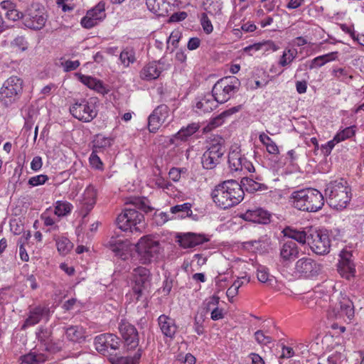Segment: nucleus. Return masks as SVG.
<instances>
[{
	"instance_id": "1",
	"label": "nucleus",
	"mask_w": 364,
	"mask_h": 364,
	"mask_svg": "<svg viewBox=\"0 0 364 364\" xmlns=\"http://www.w3.org/2000/svg\"><path fill=\"white\" fill-rule=\"evenodd\" d=\"M244 190L235 180L223 181L215 187L211 198L221 209H228L239 204L244 198Z\"/></svg>"
},
{
	"instance_id": "2",
	"label": "nucleus",
	"mask_w": 364,
	"mask_h": 364,
	"mask_svg": "<svg viewBox=\"0 0 364 364\" xmlns=\"http://www.w3.org/2000/svg\"><path fill=\"white\" fill-rule=\"evenodd\" d=\"M291 205L305 212H317L324 205L322 193L315 188H304L294 191L289 198Z\"/></svg>"
},
{
	"instance_id": "3",
	"label": "nucleus",
	"mask_w": 364,
	"mask_h": 364,
	"mask_svg": "<svg viewBox=\"0 0 364 364\" xmlns=\"http://www.w3.org/2000/svg\"><path fill=\"white\" fill-rule=\"evenodd\" d=\"M325 194L330 206L336 210L346 208L352 198L351 188L343 178L328 183L325 189Z\"/></svg>"
},
{
	"instance_id": "4",
	"label": "nucleus",
	"mask_w": 364,
	"mask_h": 364,
	"mask_svg": "<svg viewBox=\"0 0 364 364\" xmlns=\"http://www.w3.org/2000/svg\"><path fill=\"white\" fill-rule=\"evenodd\" d=\"M355 316L353 301L346 296L340 294L336 300L331 299L327 311V317L330 320H342L350 322Z\"/></svg>"
},
{
	"instance_id": "5",
	"label": "nucleus",
	"mask_w": 364,
	"mask_h": 364,
	"mask_svg": "<svg viewBox=\"0 0 364 364\" xmlns=\"http://www.w3.org/2000/svg\"><path fill=\"white\" fill-rule=\"evenodd\" d=\"M23 90V80L20 77H9L0 88V102L4 107H9L20 99Z\"/></svg>"
},
{
	"instance_id": "6",
	"label": "nucleus",
	"mask_w": 364,
	"mask_h": 364,
	"mask_svg": "<svg viewBox=\"0 0 364 364\" xmlns=\"http://www.w3.org/2000/svg\"><path fill=\"white\" fill-rule=\"evenodd\" d=\"M139 261L142 264H149L157 258L160 251V243L153 236L141 237L135 245Z\"/></svg>"
},
{
	"instance_id": "7",
	"label": "nucleus",
	"mask_w": 364,
	"mask_h": 364,
	"mask_svg": "<svg viewBox=\"0 0 364 364\" xmlns=\"http://www.w3.org/2000/svg\"><path fill=\"white\" fill-rule=\"evenodd\" d=\"M116 223L124 232L141 233L144 228V216L135 209L126 208L117 216Z\"/></svg>"
},
{
	"instance_id": "8",
	"label": "nucleus",
	"mask_w": 364,
	"mask_h": 364,
	"mask_svg": "<svg viewBox=\"0 0 364 364\" xmlns=\"http://www.w3.org/2000/svg\"><path fill=\"white\" fill-rule=\"evenodd\" d=\"M240 85V80L235 76L223 77L213 85V96L218 103H225L238 91Z\"/></svg>"
},
{
	"instance_id": "9",
	"label": "nucleus",
	"mask_w": 364,
	"mask_h": 364,
	"mask_svg": "<svg viewBox=\"0 0 364 364\" xmlns=\"http://www.w3.org/2000/svg\"><path fill=\"white\" fill-rule=\"evenodd\" d=\"M225 154L224 141L222 138H214L201 158L203 167L208 170L213 169L220 163Z\"/></svg>"
},
{
	"instance_id": "10",
	"label": "nucleus",
	"mask_w": 364,
	"mask_h": 364,
	"mask_svg": "<svg viewBox=\"0 0 364 364\" xmlns=\"http://www.w3.org/2000/svg\"><path fill=\"white\" fill-rule=\"evenodd\" d=\"M95 104L92 99L77 100L70 107V112L79 121L90 122L97 115Z\"/></svg>"
},
{
	"instance_id": "11",
	"label": "nucleus",
	"mask_w": 364,
	"mask_h": 364,
	"mask_svg": "<svg viewBox=\"0 0 364 364\" xmlns=\"http://www.w3.org/2000/svg\"><path fill=\"white\" fill-rule=\"evenodd\" d=\"M307 242L311 251L318 255L330 252L331 240L327 232L321 230H311L308 234Z\"/></svg>"
},
{
	"instance_id": "12",
	"label": "nucleus",
	"mask_w": 364,
	"mask_h": 364,
	"mask_svg": "<svg viewBox=\"0 0 364 364\" xmlns=\"http://www.w3.org/2000/svg\"><path fill=\"white\" fill-rule=\"evenodd\" d=\"M47 15L43 7L38 4H32L23 16V24L28 28L40 30L44 27Z\"/></svg>"
},
{
	"instance_id": "13",
	"label": "nucleus",
	"mask_w": 364,
	"mask_h": 364,
	"mask_svg": "<svg viewBox=\"0 0 364 364\" xmlns=\"http://www.w3.org/2000/svg\"><path fill=\"white\" fill-rule=\"evenodd\" d=\"M97 189L92 184L88 185L77 199L79 214L85 218L92 210L97 203Z\"/></svg>"
},
{
	"instance_id": "14",
	"label": "nucleus",
	"mask_w": 364,
	"mask_h": 364,
	"mask_svg": "<svg viewBox=\"0 0 364 364\" xmlns=\"http://www.w3.org/2000/svg\"><path fill=\"white\" fill-rule=\"evenodd\" d=\"M322 264L311 257H302L295 263V272L306 279L316 277L322 270Z\"/></svg>"
},
{
	"instance_id": "15",
	"label": "nucleus",
	"mask_w": 364,
	"mask_h": 364,
	"mask_svg": "<svg viewBox=\"0 0 364 364\" xmlns=\"http://www.w3.org/2000/svg\"><path fill=\"white\" fill-rule=\"evenodd\" d=\"M119 331L128 350L135 349L139 343V333L136 327L125 319L119 323Z\"/></svg>"
},
{
	"instance_id": "16",
	"label": "nucleus",
	"mask_w": 364,
	"mask_h": 364,
	"mask_svg": "<svg viewBox=\"0 0 364 364\" xmlns=\"http://www.w3.org/2000/svg\"><path fill=\"white\" fill-rule=\"evenodd\" d=\"M170 109L164 104L157 106L148 118V129L151 133H156L159 128L168 121Z\"/></svg>"
},
{
	"instance_id": "17",
	"label": "nucleus",
	"mask_w": 364,
	"mask_h": 364,
	"mask_svg": "<svg viewBox=\"0 0 364 364\" xmlns=\"http://www.w3.org/2000/svg\"><path fill=\"white\" fill-rule=\"evenodd\" d=\"M105 17V4L100 1L87 11L86 15L82 18L80 23L83 28L90 29L102 21Z\"/></svg>"
},
{
	"instance_id": "18",
	"label": "nucleus",
	"mask_w": 364,
	"mask_h": 364,
	"mask_svg": "<svg viewBox=\"0 0 364 364\" xmlns=\"http://www.w3.org/2000/svg\"><path fill=\"white\" fill-rule=\"evenodd\" d=\"M149 277L150 271L144 267L140 266L133 269L132 273V291L136 301H139L141 296L144 285L148 282Z\"/></svg>"
},
{
	"instance_id": "19",
	"label": "nucleus",
	"mask_w": 364,
	"mask_h": 364,
	"mask_svg": "<svg viewBox=\"0 0 364 364\" xmlns=\"http://www.w3.org/2000/svg\"><path fill=\"white\" fill-rule=\"evenodd\" d=\"M95 349L100 353L105 354L110 350H117L120 347L121 341L112 333H102L95 338Z\"/></svg>"
},
{
	"instance_id": "20",
	"label": "nucleus",
	"mask_w": 364,
	"mask_h": 364,
	"mask_svg": "<svg viewBox=\"0 0 364 364\" xmlns=\"http://www.w3.org/2000/svg\"><path fill=\"white\" fill-rule=\"evenodd\" d=\"M208 241L209 238L204 234L185 232L177 235V242L184 249L193 248Z\"/></svg>"
},
{
	"instance_id": "21",
	"label": "nucleus",
	"mask_w": 364,
	"mask_h": 364,
	"mask_svg": "<svg viewBox=\"0 0 364 364\" xmlns=\"http://www.w3.org/2000/svg\"><path fill=\"white\" fill-rule=\"evenodd\" d=\"M300 250L296 242L284 239L280 245L279 255L282 261L292 262L298 258Z\"/></svg>"
},
{
	"instance_id": "22",
	"label": "nucleus",
	"mask_w": 364,
	"mask_h": 364,
	"mask_svg": "<svg viewBox=\"0 0 364 364\" xmlns=\"http://www.w3.org/2000/svg\"><path fill=\"white\" fill-rule=\"evenodd\" d=\"M157 321L162 334L166 338L173 339L178 331L175 319L166 314H161Z\"/></svg>"
},
{
	"instance_id": "23",
	"label": "nucleus",
	"mask_w": 364,
	"mask_h": 364,
	"mask_svg": "<svg viewBox=\"0 0 364 364\" xmlns=\"http://www.w3.org/2000/svg\"><path fill=\"white\" fill-rule=\"evenodd\" d=\"M270 217V213L262 208L249 209L242 214V218L245 220L262 224L269 223Z\"/></svg>"
},
{
	"instance_id": "24",
	"label": "nucleus",
	"mask_w": 364,
	"mask_h": 364,
	"mask_svg": "<svg viewBox=\"0 0 364 364\" xmlns=\"http://www.w3.org/2000/svg\"><path fill=\"white\" fill-rule=\"evenodd\" d=\"M109 248L116 256L125 259L129 247V241L120 237H111L108 242Z\"/></svg>"
},
{
	"instance_id": "25",
	"label": "nucleus",
	"mask_w": 364,
	"mask_h": 364,
	"mask_svg": "<svg viewBox=\"0 0 364 364\" xmlns=\"http://www.w3.org/2000/svg\"><path fill=\"white\" fill-rule=\"evenodd\" d=\"M148 9L159 16H165L171 11L172 6L168 0H146Z\"/></svg>"
},
{
	"instance_id": "26",
	"label": "nucleus",
	"mask_w": 364,
	"mask_h": 364,
	"mask_svg": "<svg viewBox=\"0 0 364 364\" xmlns=\"http://www.w3.org/2000/svg\"><path fill=\"white\" fill-rule=\"evenodd\" d=\"M49 310L45 306H38L29 311L28 318L26 319L22 328L33 326L38 323L43 316L48 314Z\"/></svg>"
},
{
	"instance_id": "27",
	"label": "nucleus",
	"mask_w": 364,
	"mask_h": 364,
	"mask_svg": "<svg viewBox=\"0 0 364 364\" xmlns=\"http://www.w3.org/2000/svg\"><path fill=\"white\" fill-rule=\"evenodd\" d=\"M80 80L85 85L87 86L90 89L94 90L100 94H107L108 90L104 85L103 82L91 76L80 75Z\"/></svg>"
},
{
	"instance_id": "28",
	"label": "nucleus",
	"mask_w": 364,
	"mask_h": 364,
	"mask_svg": "<svg viewBox=\"0 0 364 364\" xmlns=\"http://www.w3.org/2000/svg\"><path fill=\"white\" fill-rule=\"evenodd\" d=\"M218 103L213 94H208L197 102L196 107L200 113L210 112L218 106Z\"/></svg>"
},
{
	"instance_id": "29",
	"label": "nucleus",
	"mask_w": 364,
	"mask_h": 364,
	"mask_svg": "<svg viewBox=\"0 0 364 364\" xmlns=\"http://www.w3.org/2000/svg\"><path fill=\"white\" fill-rule=\"evenodd\" d=\"M161 71L155 62L149 63L144 66L140 71V77L146 81L158 78Z\"/></svg>"
},
{
	"instance_id": "30",
	"label": "nucleus",
	"mask_w": 364,
	"mask_h": 364,
	"mask_svg": "<svg viewBox=\"0 0 364 364\" xmlns=\"http://www.w3.org/2000/svg\"><path fill=\"white\" fill-rule=\"evenodd\" d=\"M284 239L291 240L298 242L301 245H304L307 241L308 235L304 230H298L296 229L287 227L283 230Z\"/></svg>"
},
{
	"instance_id": "31",
	"label": "nucleus",
	"mask_w": 364,
	"mask_h": 364,
	"mask_svg": "<svg viewBox=\"0 0 364 364\" xmlns=\"http://www.w3.org/2000/svg\"><path fill=\"white\" fill-rule=\"evenodd\" d=\"M67 338L73 342H80L85 338L86 331L80 325L70 326L65 330Z\"/></svg>"
},
{
	"instance_id": "32",
	"label": "nucleus",
	"mask_w": 364,
	"mask_h": 364,
	"mask_svg": "<svg viewBox=\"0 0 364 364\" xmlns=\"http://www.w3.org/2000/svg\"><path fill=\"white\" fill-rule=\"evenodd\" d=\"M200 126L198 122H193L188 124L186 127H183L174 136L176 139L186 141L192 135L196 133Z\"/></svg>"
},
{
	"instance_id": "33",
	"label": "nucleus",
	"mask_w": 364,
	"mask_h": 364,
	"mask_svg": "<svg viewBox=\"0 0 364 364\" xmlns=\"http://www.w3.org/2000/svg\"><path fill=\"white\" fill-rule=\"evenodd\" d=\"M243 50L245 53L250 55H252L254 53L260 50H264V51L272 50L273 51H275L277 50V46L274 42L267 41L250 45L246 46Z\"/></svg>"
},
{
	"instance_id": "34",
	"label": "nucleus",
	"mask_w": 364,
	"mask_h": 364,
	"mask_svg": "<svg viewBox=\"0 0 364 364\" xmlns=\"http://www.w3.org/2000/svg\"><path fill=\"white\" fill-rule=\"evenodd\" d=\"M243 156L240 152L237 151H232L228 155V164L230 171L234 173L240 172L242 170V161Z\"/></svg>"
},
{
	"instance_id": "35",
	"label": "nucleus",
	"mask_w": 364,
	"mask_h": 364,
	"mask_svg": "<svg viewBox=\"0 0 364 364\" xmlns=\"http://www.w3.org/2000/svg\"><path fill=\"white\" fill-rule=\"evenodd\" d=\"M240 184L241 185L243 190L245 189L246 191L250 193H254L257 191L266 190L267 188L266 185L258 183L254 181L253 179L247 177L242 178L241 180V183Z\"/></svg>"
},
{
	"instance_id": "36",
	"label": "nucleus",
	"mask_w": 364,
	"mask_h": 364,
	"mask_svg": "<svg viewBox=\"0 0 364 364\" xmlns=\"http://www.w3.org/2000/svg\"><path fill=\"white\" fill-rule=\"evenodd\" d=\"M73 209V204L67 200H57L54 204V214L59 218L68 215Z\"/></svg>"
},
{
	"instance_id": "37",
	"label": "nucleus",
	"mask_w": 364,
	"mask_h": 364,
	"mask_svg": "<svg viewBox=\"0 0 364 364\" xmlns=\"http://www.w3.org/2000/svg\"><path fill=\"white\" fill-rule=\"evenodd\" d=\"M56 243L57 250L60 255H66L72 250L73 245L70 240L64 236L54 237Z\"/></svg>"
},
{
	"instance_id": "38",
	"label": "nucleus",
	"mask_w": 364,
	"mask_h": 364,
	"mask_svg": "<svg viewBox=\"0 0 364 364\" xmlns=\"http://www.w3.org/2000/svg\"><path fill=\"white\" fill-rule=\"evenodd\" d=\"M332 75L336 80L349 82L353 79L351 69L350 68L335 67L332 70Z\"/></svg>"
},
{
	"instance_id": "39",
	"label": "nucleus",
	"mask_w": 364,
	"mask_h": 364,
	"mask_svg": "<svg viewBox=\"0 0 364 364\" xmlns=\"http://www.w3.org/2000/svg\"><path fill=\"white\" fill-rule=\"evenodd\" d=\"M260 142L266 147L267 151L272 155L279 154V149L277 144L267 134L262 132L259 135Z\"/></svg>"
},
{
	"instance_id": "40",
	"label": "nucleus",
	"mask_w": 364,
	"mask_h": 364,
	"mask_svg": "<svg viewBox=\"0 0 364 364\" xmlns=\"http://www.w3.org/2000/svg\"><path fill=\"white\" fill-rule=\"evenodd\" d=\"M338 52H331L325 55L317 56L311 60L310 68H319L328 62L335 60L338 58Z\"/></svg>"
},
{
	"instance_id": "41",
	"label": "nucleus",
	"mask_w": 364,
	"mask_h": 364,
	"mask_svg": "<svg viewBox=\"0 0 364 364\" xmlns=\"http://www.w3.org/2000/svg\"><path fill=\"white\" fill-rule=\"evenodd\" d=\"M338 271L342 277L350 279L355 276V264L353 262H338Z\"/></svg>"
},
{
	"instance_id": "42",
	"label": "nucleus",
	"mask_w": 364,
	"mask_h": 364,
	"mask_svg": "<svg viewBox=\"0 0 364 364\" xmlns=\"http://www.w3.org/2000/svg\"><path fill=\"white\" fill-rule=\"evenodd\" d=\"M119 60L124 67H129L136 61L135 52L132 48H125L119 55Z\"/></svg>"
},
{
	"instance_id": "43",
	"label": "nucleus",
	"mask_w": 364,
	"mask_h": 364,
	"mask_svg": "<svg viewBox=\"0 0 364 364\" xmlns=\"http://www.w3.org/2000/svg\"><path fill=\"white\" fill-rule=\"evenodd\" d=\"M257 277L260 282L272 285L275 278L269 274V269L264 266L259 265L257 269Z\"/></svg>"
},
{
	"instance_id": "44",
	"label": "nucleus",
	"mask_w": 364,
	"mask_h": 364,
	"mask_svg": "<svg viewBox=\"0 0 364 364\" xmlns=\"http://www.w3.org/2000/svg\"><path fill=\"white\" fill-rule=\"evenodd\" d=\"M142 349L138 348L133 356H121L113 361V364H137L141 357Z\"/></svg>"
},
{
	"instance_id": "45",
	"label": "nucleus",
	"mask_w": 364,
	"mask_h": 364,
	"mask_svg": "<svg viewBox=\"0 0 364 364\" xmlns=\"http://www.w3.org/2000/svg\"><path fill=\"white\" fill-rule=\"evenodd\" d=\"M242 109V105H238L235 107H232L228 109L223 111L220 113L218 117H215L213 120V124L215 126H219L223 124L224 119L227 117H230L231 115L238 112Z\"/></svg>"
},
{
	"instance_id": "46",
	"label": "nucleus",
	"mask_w": 364,
	"mask_h": 364,
	"mask_svg": "<svg viewBox=\"0 0 364 364\" xmlns=\"http://www.w3.org/2000/svg\"><path fill=\"white\" fill-rule=\"evenodd\" d=\"M356 132V127L350 126L348 127L339 132L334 136L335 140L341 142L346 139H350L354 136Z\"/></svg>"
},
{
	"instance_id": "47",
	"label": "nucleus",
	"mask_w": 364,
	"mask_h": 364,
	"mask_svg": "<svg viewBox=\"0 0 364 364\" xmlns=\"http://www.w3.org/2000/svg\"><path fill=\"white\" fill-rule=\"evenodd\" d=\"M46 360V358L44 355L35 353H30L21 357L22 363L26 364H41Z\"/></svg>"
},
{
	"instance_id": "48",
	"label": "nucleus",
	"mask_w": 364,
	"mask_h": 364,
	"mask_svg": "<svg viewBox=\"0 0 364 364\" xmlns=\"http://www.w3.org/2000/svg\"><path fill=\"white\" fill-rule=\"evenodd\" d=\"M297 52L295 50L285 49L279 60V65L285 67L291 64L296 58Z\"/></svg>"
},
{
	"instance_id": "49",
	"label": "nucleus",
	"mask_w": 364,
	"mask_h": 364,
	"mask_svg": "<svg viewBox=\"0 0 364 364\" xmlns=\"http://www.w3.org/2000/svg\"><path fill=\"white\" fill-rule=\"evenodd\" d=\"M171 213L173 214L181 213L180 217L185 218L192 213L191 204L189 203H184L183 204L174 205L171 208Z\"/></svg>"
},
{
	"instance_id": "50",
	"label": "nucleus",
	"mask_w": 364,
	"mask_h": 364,
	"mask_svg": "<svg viewBox=\"0 0 364 364\" xmlns=\"http://www.w3.org/2000/svg\"><path fill=\"white\" fill-rule=\"evenodd\" d=\"M223 3L220 0H208L205 6V10L211 15H217L221 13Z\"/></svg>"
},
{
	"instance_id": "51",
	"label": "nucleus",
	"mask_w": 364,
	"mask_h": 364,
	"mask_svg": "<svg viewBox=\"0 0 364 364\" xmlns=\"http://www.w3.org/2000/svg\"><path fill=\"white\" fill-rule=\"evenodd\" d=\"M112 143V140L111 138L99 134L96 136V139L94 141V147L95 149H97V148L104 149L110 146Z\"/></svg>"
},
{
	"instance_id": "52",
	"label": "nucleus",
	"mask_w": 364,
	"mask_h": 364,
	"mask_svg": "<svg viewBox=\"0 0 364 364\" xmlns=\"http://www.w3.org/2000/svg\"><path fill=\"white\" fill-rule=\"evenodd\" d=\"M155 185L157 188H161L166 192L173 188V185L162 176H157L156 178Z\"/></svg>"
},
{
	"instance_id": "53",
	"label": "nucleus",
	"mask_w": 364,
	"mask_h": 364,
	"mask_svg": "<svg viewBox=\"0 0 364 364\" xmlns=\"http://www.w3.org/2000/svg\"><path fill=\"white\" fill-rule=\"evenodd\" d=\"M89 162L90 166L95 169L102 170L103 168V163L97 154V150L95 149L89 157Z\"/></svg>"
},
{
	"instance_id": "54",
	"label": "nucleus",
	"mask_w": 364,
	"mask_h": 364,
	"mask_svg": "<svg viewBox=\"0 0 364 364\" xmlns=\"http://www.w3.org/2000/svg\"><path fill=\"white\" fill-rule=\"evenodd\" d=\"M200 24L204 32L210 34L213 31V26L206 13H203L200 16Z\"/></svg>"
},
{
	"instance_id": "55",
	"label": "nucleus",
	"mask_w": 364,
	"mask_h": 364,
	"mask_svg": "<svg viewBox=\"0 0 364 364\" xmlns=\"http://www.w3.org/2000/svg\"><path fill=\"white\" fill-rule=\"evenodd\" d=\"M48 180V176L46 174H40L31 177L28 179V184L31 186L43 185Z\"/></svg>"
},
{
	"instance_id": "56",
	"label": "nucleus",
	"mask_w": 364,
	"mask_h": 364,
	"mask_svg": "<svg viewBox=\"0 0 364 364\" xmlns=\"http://www.w3.org/2000/svg\"><path fill=\"white\" fill-rule=\"evenodd\" d=\"M134 206L143 210L144 212H149L151 210L149 205L146 204V198H134L131 202Z\"/></svg>"
},
{
	"instance_id": "57",
	"label": "nucleus",
	"mask_w": 364,
	"mask_h": 364,
	"mask_svg": "<svg viewBox=\"0 0 364 364\" xmlns=\"http://www.w3.org/2000/svg\"><path fill=\"white\" fill-rule=\"evenodd\" d=\"M255 338L256 341L260 345H267L272 341V338L266 336L261 330H258L255 333Z\"/></svg>"
},
{
	"instance_id": "58",
	"label": "nucleus",
	"mask_w": 364,
	"mask_h": 364,
	"mask_svg": "<svg viewBox=\"0 0 364 364\" xmlns=\"http://www.w3.org/2000/svg\"><path fill=\"white\" fill-rule=\"evenodd\" d=\"M11 43L14 47H16L22 51L27 49L28 43L23 36H17Z\"/></svg>"
},
{
	"instance_id": "59",
	"label": "nucleus",
	"mask_w": 364,
	"mask_h": 364,
	"mask_svg": "<svg viewBox=\"0 0 364 364\" xmlns=\"http://www.w3.org/2000/svg\"><path fill=\"white\" fill-rule=\"evenodd\" d=\"M339 143L335 140V136L333 139L328 141L326 144L321 146V150L324 155L328 156L336 144Z\"/></svg>"
},
{
	"instance_id": "60",
	"label": "nucleus",
	"mask_w": 364,
	"mask_h": 364,
	"mask_svg": "<svg viewBox=\"0 0 364 364\" xmlns=\"http://www.w3.org/2000/svg\"><path fill=\"white\" fill-rule=\"evenodd\" d=\"M48 210H46L41 215V220L43 222L44 225L47 227L54 225L55 223L57 222L55 218L48 215Z\"/></svg>"
},
{
	"instance_id": "61",
	"label": "nucleus",
	"mask_w": 364,
	"mask_h": 364,
	"mask_svg": "<svg viewBox=\"0 0 364 364\" xmlns=\"http://www.w3.org/2000/svg\"><path fill=\"white\" fill-rule=\"evenodd\" d=\"M183 169L173 167L169 170L168 176L174 182H178L181 179V175Z\"/></svg>"
},
{
	"instance_id": "62",
	"label": "nucleus",
	"mask_w": 364,
	"mask_h": 364,
	"mask_svg": "<svg viewBox=\"0 0 364 364\" xmlns=\"http://www.w3.org/2000/svg\"><path fill=\"white\" fill-rule=\"evenodd\" d=\"M5 15L9 20L14 21L20 18L23 19L24 16V14H23L21 11L16 9V7L12 11H9V13H5Z\"/></svg>"
},
{
	"instance_id": "63",
	"label": "nucleus",
	"mask_w": 364,
	"mask_h": 364,
	"mask_svg": "<svg viewBox=\"0 0 364 364\" xmlns=\"http://www.w3.org/2000/svg\"><path fill=\"white\" fill-rule=\"evenodd\" d=\"M220 301V298L218 296H213L206 300V309L210 311L215 307H218Z\"/></svg>"
},
{
	"instance_id": "64",
	"label": "nucleus",
	"mask_w": 364,
	"mask_h": 364,
	"mask_svg": "<svg viewBox=\"0 0 364 364\" xmlns=\"http://www.w3.org/2000/svg\"><path fill=\"white\" fill-rule=\"evenodd\" d=\"M80 63L78 60H66L63 65L64 67V70L66 72L72 71L76 70Z\"/></svg>"
}]
</instances>
